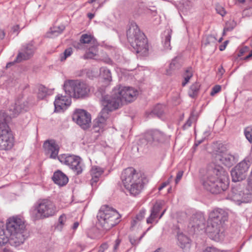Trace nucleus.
Here are the masks:
<instances>
[{"mask_svg":"<svg viewBox=\"0 0 252 252\" xmlns=\"http://www.w3.org/2000/svg\"><path fill=\"white\" fill-rule=\"evenodd\" d=\"M229 183L227 172L221 166L215 165L208 169L207 178L203 185L212 193L219 194L228 189Z\"/></svg>","mask_w":252,"mask_h":252,"instance_id":"1","label":"nucleus"},{"mask_svg":"<svg viewBox=\"0 0 252 252\" xmlns=\"http://www.w3.org/2000/svg\"><path fill=\"white\" fill-rule=\"evenodd\" d=\"M115 93L114 89L110 95L104 96L101 99L103 108L97 118L94 120L93 126L95 132L103 131L110 112L118 109L122 105V98L118 94H114Z\"/></svg>","mask_w":252,"mask_h":252,"instance_id":"2","label":"nucleus"},{"mask_svg":"<svg viewBox=\"0 0 252 252\" xmlns=\"http://www.w3.org/2000/svg\"><path fill=\"white\" fill-rule=\"evenodd\" d=\"M25 220L24 218L19 215L9 217L6 222V227L10 234L9 244L17 247L22 244L26 240Z\"/></svg>","mask_w":252,"mask_h":252,"instance_id":"3","label":"nucleus"},{"mask_svg":"<svg viewBox=\"0 0 252 252\" xmlns=\"http://www.w3.org/2000/svg\"><path fill=\"white\" fill-rule=\"evenodd\" d=\"M126 36L128 42L136 53L140 54L142 56L148 54V40L135 23L132 22L129 25L126 31Z\"/></svg>","mask_w":252,"mask_h":252,"instance_id":"4","label":"nucleus"},{"mask_svg":"<svg viewBox=\"0 0 252 252\" xmlns=\"http://www.w3.org/2000/svg\"><path fill=\"white\" fill-rule=\"evenodd\" d=\"M58 212L55 204L48 198L37 200L30 210V215L34 220H44L55 216Z\"/></svg>","mask_w":252,"mask_h":252,"instance_id":"5","label":"nucleus"},{"mask_svg":"<svg viewBox=\"0 0 252 252\" xmlns=\"http://www.w3.org/2000/svg\"><path fill=\"white\" fill-rule=\"evenodd\" d=\"M228 219V213L222 209H214L209 214L206 230L216 237L223 230V225Z\"/></svg>","mask_w":252,"mask_h":252,"instance_id":"6","label":"nucleus"},{"mask_svg":"<svg viewBox=\"0 0 252 252\" xmlns=\"http://www.w3.org/2000/svg\"><path fill=\"white\" fill-rule=\"evenodd\" d=\"M120 218L118 212L108 205L102 206L97 215L99 224L106 230L117 224L120 222Z\"/></svg>","mask_w":252,"mask_h":252,"instance_id":"7","label":"nucleus"},{"mask_svg":"<svg viewBox=\"0 0 252 252\" xmlns=\"http://www.w3.org/2000/svg\"><path fill=\"white\" fill-rule=\"evenodd\" d=\"M8 115L0 111V150H9L14 145V138L8 125Z\"/></svg>","mask_w":252,"mask_h":252,"instance_id":"8","label":"nucleus"},{"mask_svg":"<svg viewBox=\"0 0 252 252\" xmlns=\"http://www.w3.org/2000/svg\"><path fill=\"white\" fill-rule=\"evenodd\" d=\"M65 94L69 96L77 98H84L89 96L90 92L89 85L84 81L68 80L63 85Z\"/></svg>","mask_w":252,"mask_h":252,"instance_id":"9","label":"nucleus"},{"mask_svg":"<svg viewBox=\"0 0 252 252\" xmlns=\"http://www.w3.org/2000/svg\"><path fill=\"white\" fill-rule=\"evenodd\" d=\"M121 180L124 187L144 183L141 174L137 173L132 167L126 168L123 171Z\"/></svg>","mask_w":252,"mask_h":252,"instance_id":"10","label":"nucleus"},{"mask_svg":"<svg viewBox=\"0 0 252 252\" xmlns=\"http://www.w3.org/2000/svg\"><path fill=\"white\" fill-rule=\"evenodd\" d=\"M58 159L61 163L67 165L76 174L79 175L82 172L81 159L79 157L63 154L59 156Z\"/></svg>","mask_w":252,"mask_h":252,"instance_id":"11","label":"nucleus"},{"mask_svg":"<svg viewBox=\"0 0 252 252\" xmlns=\"http://www.w3.org/2000/svg\"><path fill=\"white\" fill-rule=\"evenodd\" d=\"M250 165L249 160L245 159L235 166L231 171L232 181L237 182L245 179Z\"/></svg>","mask_w":252,"mask_h":252,"instance_id":"12","label":"nucleus"},{"mask_svg":"<svg viewBox=\"0 0 252 252\" xmlns=\"http://www.w3.org/2000/svg\"><path fill=\"white\" fill-rule=\"evenodd\" d=\"M114 94H118L123 100L128 102L134 101L138 94L137 90L132 87L123 86L122 85L117 86L114 88Z\"/></svg>","mask_w":252,"mask_h":252,"instance_id":"13","label":"nucleus"},{"mask_svg":"<svg viewBox=\"0 0 252 252\" xmlns=\"http://www.w3.org/2000/svg\"><path fill=\"white\" fill-rule=\"evenodd\" d=\"M72 120L82 128L86 129L90 126L91 122V115L86 111L78 109L72 115Z\"/></svg>","mask_w":252,"mask_h":252,"instance_id":"14","label":"nucleus"},{"mask_svg":"<svg viewBox=\"0 0 252 252\" xmlns=\"http://www.w3.org/2000/svg\"><path fill=\"white\" fill-rule=\"evenodd\" d=\"M35 50V48L32 42L23 45L19 51L15 62L20 63L23 61L30 59L33 55Z\"/></svg>","mask_w":252,"mask_h":252,"instance_id":"15","label":"nucleus"},{"mask_svg":"<svg viewBox=\"0 0 252 252\" xmlns=\"http://www.w3.org/2000/svg\"><path fill=\"white\" fill-rule=\"evenodd\" d=\"M163 203V201L157 202L154 205L151 209L150 215L146 220L147 223L152 224L156 221V219L157 218H158V219L161 218L166 211V209H165L160 214V215H158V214L162 207Z\"/></svg>","mask_w":252,"mask_h":252,"instance_id":"16","label":"nucleus"},{"mask_svg":"<svg viewBox=\"0 0 252 252\" xmlns=\"http://www.w3.org/2000/svg\"><path fill=\"white\" fill-rule=\"evenodd\" d=\"M29 107L28 101L23 97L18 98L14 104L9 107V111L11 112L13 117L23 111H27Z\"/></svg>","mask_w":252,"mask_h":252,"instance_id":"17","label":"nucleus"},{"mask_svg":"<svg viewBox=\"0 0 252 252\" xmlns=\"http://www.w3.org/2000/svg\"><path fill=\"white\" fill-rule=\"evenodd\" d=\"M46 154L49 155V158L53 159L58 158L59 146L54 140H47L44 144Z\"/></svg>","mask_w":252,"mask_h":252,"instance_id":"18","label":"nucleus"},{"mask_svg":"<svg viewBox=\"0 0 252 252\" xmlns=\"http://www.w3.org/2000/svg\"><path fill=\"white\" fill-rule=\"evenodd\" d=\"M71 96H63L62 94H58L54 101L55 111L60 112L61 110H64L67 107L71 104Z\"/></svg>","mask_w":252,"mask_h":252,"instance_id":"19","label":"nucleus"},{"mask_svg":"<svg viewBox=\"0 0 252 252\" xmlns=\"http://www.w3.org/2000/svg\"><path fill=\"white\" fill-rule=\"evenodd\" d=\"M146 137L150 138V142L152 143H163L165 141L166 136L158 130H153L146 133Z\"/></svg>","mask_w":252,"mask_h":252,"instance_id":"20","label":"nucleus"},{"mask_svg":"<svg viewBox=\"0 0 252 252\" xmlns=\"http://www.w3.org/2000/svg\"><path fill=\"white\" fill-rule=\"evenodd\" d=\"M177 244L183 251L187 252L190 248L191 240L183 233H179L177 235Z\"/></svg>","mask_w":252,"mask_h":252,"instance_id":"21","label":"nucleus"},{"mask_svg":"<svg viewBox=\"0 0 252 252\" xmlns=\"http://www.w3.org/2000/svg\"><path fill=\"white\" fill-rule=\"evenodd\" d=\"M216 159L228 167L232 166L236 161L235 157L228 153L216 156Z\"/></svg>","mask_w":252,"mask_h":252,"instance_id":"22","label":"nucleus"},{"mask_svg":"<svg viewBox=\"0 0 252 252\" xmlns=\"http://www.w3.org/2000/svg\"><path fill=\"white\" fill-rule=\"evenodd\" d=\"M52 179L55 184L61 187L65 186L68 181V177L61 171L55 172Z\"/></svg>","mask_w":252,"mask_h":252,"instance_id":"23","label":"nucleus"},{"mask_svg":"<svg viewBox=\"0 0 252 252\" xmlns=\"http://www.w3.org/2000/svg\"><path fill=\"white\" fill-rule=\"evenodd\" d=\"M243 191L239 186L234 187L232 188L230 197L233 201L238 204L242 203Z\"/></svg>","mask_w":252,"mask_h":252,"instance_id":"24","label":"nucleus"},{"mask_svg":"<svg viewBox=\"0 0 252 252\" xmlns=\"http://www.w3.org/2000/svg\"><path fill=\"white\" fill-rule=\"evenodd\" d=\"M103 170L98 166H94L92 167L90 173L92 176V179L91 180V184L92 186H94L96 184L99 179V178L103 173Z\"/></svg>","mask_w":252,"mask_h":252,"instance_id":"25","label":"nucleus"},{"mask_svg":"<svg viewBox=\"0 0 252 252\" xmlns=\"http://www.w3.org/2000/svg\"><path fill=\"white\" fill-rule=\"evenodd\" d=\"M125 188L130 195L136 196L141 192L144 188V183L136 184V185L125 187Z\"/></svg>","mask_w":252,"mask_h":252,"instance_id":"26","label":"nucleus"},{"mask_svg":"<svg viewBox=\"0 0 252 252\" xmlns=\"http://www.w3.org/2000/svg\"><path fill=\"white\" fill-rule=\"evenodd\" d=\"M81 42H83L87 47H90L91 46H98V43L96 39L91 35L88 34H83L80 37Z\"/></svg>","mask_w":252,"mask_h":252,"instance_id":"27","label":"nucleus"},{"mask_svg":"<svg viewBox=\"0 0 252 252\" xmlns=\"http://www.w3.org/2000/svg\"><path fill=\"white\" fill-rule=\"evenodd\" d=\"M182 65L180 62V58L175 57L173 59L169 64V68L166 69V73L168 75H171L172 72L177 69H179Z\"/></svg>","mask_w":252,"mask_h":252,"instance_id":"28","label":"nucleus"},{"mask_svg":"<svg viewBox=\"0 0 252 252\" xmlns=\"http://www.w3.org/2000/svg\"><path fill=\"white\" fill-rule=\"evenodd\" d=\"M214 152H215L217 156L225 154L227 151L226 147L222 143L216 142L213 146Z\"/></svg>","mask_w":252,"mask_h":252,"instance_id":"29","label":"nucleus"},{"mask_svg":"<svg viewBox=\"0 0 252 252\" xmlns=\"http://www.w3.org/2000/svg\"><path fill=\"white\" fill-rule=\"evenodd\" d=\"M172 31L171 29H167L164 32L165 38L163 40V46L165 50H170V40L171 38Z\"/></svg>","mask_w":252,"mask_h":252,"instance_id":"30","label":"nucleus"},{"mask_svg":"<svg viewBox=\"0 0 252 252\" xmlns=\"http://www.w3.org/2000/svg\"><path fill=\"white\" fill-rule=\"evenodd\" d=\"M52 91L48 90L43 85H40L38 87V92L37 93V97L40 99H43L47 95H50Z\"/></svg>","mask_w":252,"mask_h":252,"instance_id":"31","label":"nucleus"},{"mask_svg":"<svg viewBox=\"0 0 252 252\" xmlns=\"http://www.w3.org/2000/svg\"><path fill=\"white\" fill-rule=\"evenodd\" d=\"M164 109L165 106L158 104L154 107L150 115L160 118L164 114Z\"/></svg>","mask_w":252,"mask_h":252,"instance_id":"32","label":"nucleus"},{"mask_svg":"<svg viewBox=\"0 0 252 252\" xmlns=\"http://www.w3.org/2000/svg\"><path fill=\"white\" fill-rule=\"evenodd\" d=\"M200 87V85L197 82L192 84L188 92L189 96L192 98H194L197 96L199 91Z\"/></svg>","mask_w":252,"mask_h":252,"instance_id":"33","label":"nucleus"},{"mask_svg":"<svg viewBox=\"0 0 252 252\" xmlns=\"http://www.w3.org/2000/svg\"><path fill=\"white\" fill-rule=\"evenodd\" d=\"M98 46H91L88 47L87 49L88 51L84 55L85 59H94V58L97 55V48Z\"/></svg>","mask_w":252,"mask_h":252,"instance_id":"34","label":"nucleus"},{"mask_svg":"<svg viewBox=\"0 0 252 252\" xmlns=\"http://www.w3.org/2000/svg\"><path fill=\"white\" fill-rule=\"evenodd\" d=\"M250 189L247 188L245 191H243L242 203H249L252 201V190H250Z\"/></svg>","mask_w":252,"mask_h":252,"instance_id":"35","label":"nucleus"},{"mask_svg":"<svg viewBox=\"0 0 252 252\" xmlns=\"http://www.w3.org/2000/svg\"><path fill=\"white\" fill-rule=\"evenodd\" d=\"M100 73L102 78L108 81L112 80L110 70L105 67H102L100 69Z\"/></svg>","mask_w":252,"mask_h":252,"instance_id":"36","label":"nucleus"},{"mask_svg":"<svg viewBox=\"0 0 252 252\" xmlns=\"http://www.w3.org/2000/svg\"><path fill=\"white\" fill-rule=\"evenodd\" d=\"M10 238L6 235L3 228L0 227V246H2L9 243Z\"/></svg>","mask_w":252,"mask_h":252,"instance_id":"37","label":"nucleus"},{"mask_svg":"<svg viewBox=\"0 0 252 252\" xmlns=\"http://www.w3.org/2000/svg\"><path fill=\"white\" fill-rule=\"evenodd\" d=\"M150 142V138L146 137V133L145 134L144 137L140 138L138 142L137 150H142L143 148L146 147Z\"/></svg>","mask_w":252,"mask_h":252,"instance_id":"38","label":"nucleus"},{"mask_svg":"<svg viewBox=\"0 0 252 252\" xmlns=\"http://www.w3.org/2000/svg\"><path fill=\"white\" fill-rule=\"evenodd\" d=\"M65 29V26L63 25L55 26L52 29H51V34L53 36H51L52 37L54 36H57L59 34L61 33Z\"/></svg>","mask_w":252,"mask_h":252,"instance_id":"39","label":"nucleus"},{"mask_svg":"<svg viewBox=\"0 0 252 252\" xmlns=\"http://www.w3.org/2000/svg\"><path fill=\"white\" fill-rule=\"evenodd\" d=\"M192 76V71L191 68H189L186 70L184 74V81L182 82V86H185Z\"/></svg>","mask_w":252,"mask_h":252,"instance_id":"40","label":"nucleus"},{"mask_svg":"<svg viewBox=\"0 0 252 252\" xmlns=\"http://www.w3.org/2000/svg\"><path fill=\"white\" fill-rule=\"evenodd\" d=\"M236 26V23L234 20L227 21L223 29V35H224L226 32L232 31Z\"/></svg>","mask_w":252,"mask_h":252,"instance_id":"41","label":"nucleus"},{"mask_svg":"<svg viewBox=\"0 0 252 252\" xmlns=\"http://www.w3.org/2000/svg\"><path fill=\"white\" fill-rule=\"evenodd\" d=\"M194 110L193 109L191 111L189 118L183 126V128L184 129H186L191 126L192 120H196V116L194 114Z\"/></svg>","mask_w":252,"mask_h":252,"instance_id":"42","label":"nucleus"},{"mask_svg":"<svg viewBox=\"0 0 252 252\" xmlns=\"http://www.w3.org/2000/svg\"><path fill=\"white\" fill-rule=\"evenodd\" d=\"M145 232H144L141 236L139 237L135 236H129V240L131 243V244L133 246H136L139 244L141 239L143 238L144 235H145Z\"/></svg>","mask_w":252,"mask_h":252,"instance_id":"43","label":"nucleus"},{"mask_svg":"<svg viewBox=\"0 0 252 252\" xmlns=\"http://www.w3.org/2000/svg\"><path fill=\"white\" fill-rule=\"evenodd\" d=\"M72 53V49L71 48H68L65 49L63 54L60 55V60L63 62L66 60V59L71 56Z\"/></svg>","mask_w":252,"mask_h":252,"instance_id":"44","label":"nucleus"},{"mask_svg":"<svg viewBox=\"0 0 252 252\" xmlns=\"http://www.w3.org/2000/svg\"><path fill=\"white\" fill-rule=\"evenodd\" d=\"M245 135L248 140L252 143V127L249 126L245 129Z\"/></svg>","mask_w":252,"mask_h":252,"instance_id":"45","label":"nucleus"},{"mask_svg":"<svg viewBox=\"0 0 252 252\" xmlns=\"http://www.w3.org/2000/svg\"><path fill=\"white\" fill-rule=\"evenodd\" d=\"M105 89L104 87H99L97 88V91L95 93V94L97 97H100L101 100L104 96H106L107 95H105Z\"/></svg>","mask_w":252,"mask_h":252,"instance_id":"46","label":"nucleus"},{"mask_svg":"<svg viewBox=\"0 0 252 252\" xmlns=\"http://www.w3.org/2000/svg\"><path fill=\"white\" fill-rule=\"evenodd\" d=\"M74 47L79 50H85L88 48L87 46L83 43V42L81 41V40H79V41L78 42H75L74 43Z\"/></svg>","mask_w":252,"mask_h":252,"instance_id":"47","label":"nucleus"},{"mask_svg":"<svg viewBox=\"0 0 252 252\" xmlns=\"http://www.w3.org/2000/svg\"><path fill=\"white\" fill-rule=\"evenodd\" d=\"M121 240L117 238L114 243L112 249V252H118L120 246Z\"/></svg>","mask_w":252,"mask_h":252,"instance_id":"48","label":"nucleus"},{"mask_svg":"<svg viewBox=\"0 0 252 252\" xmlns=\"http://www.w3.org/2000/svg\"><path fill=\"white\" fill-rule=\"evenodd\" d=\"M216 10L217 12L221 16H224L226 14V11L224 8L219 4L216 5Z\"/></svg>","mask_w":252,"mask_h":252,"instance_id":"49","label":"nucleus"},{"mask_svg":"<svg viewBox=\"0 0 252 252\" xmlns=\"http://www.w3.org/2000/svg\"><path fill=\"white\" fill-rule=\"evenodd\" d=\"M146 210L142 209L140 211L139 213L136 215L135 218L138 221H140L144 218Z\"/></svg>","mask_w":252,"mask_h":252,"instance_id":"50","label":"nucleus"},{"mask_svg":"<svg viewBox=\"0 0 252 252\" xmlns=\"http://www.w3.org/2000/svg\"><path fill=\"white\" fill-rule=\"evenodd\" d=\"M221 90V87L220 85L215 86L212 89V91L210 93L211 95L213 96L216 94L219 93Z\"/></svg>","mask_w":252,"mask_h":252,"instance_id":"51","label":"nucleus"},{"mask_svg":"<svg viewBox=\"0 0 252 252\" xmlns=\"http://www.w3.org/2000/svg\"><path fill=\"white\" fill-rule=\"evenodd\" d=\"M183 173L184 172L183 171H179L178 172L175 179L176 184H177L181 179L183 175Z\"/></svg>","mask_w":252,"mask_h":252,"instance_id":"52","label":"nucleus"},{"mask_svg":"<svg viewBox=\"0 0 252 252\" xmlns=\"http://www.w3.org/2000/svg\"><path fill=\"white\" fill-rule=\"evenodd\" d=\"M247 188L250 189L252 190V172H251V174L247 179Z\"/></svg>","mask_w":252,"mask_h":252,"instance_id":"53","label":"nucleus"},{"mask_svg":"<svg viewBox=\"0 0 252 252\" xmlns=\"http://www.w3.org/2000/svg\"><path fill=\"white\" fill-rule=\"evenodd\" d=\"M203 252H219V251L215 247H208L206 248Z\"/></svg>","mask_w":252,"mask_h":252,"instance_id":"54","label":"nucleus"},{"mask_svg":"<svg viewBox=\"0 0 252 252\" xmlns=\"http://www.w3.org/2000/svg\"><path fill=\"white\" fill-rule=\"evenodd\" d=\"M66 216L65 215H62L59 218V222L60 224L63 225L64 224V222L66 220Z\"/></svg>","mask_w":252,"mask_h":252,"instance_id":"55","label":"nucleus"},{"mask_svg":"<svg viewBox=\"0 0 252 252\" xmlns=\"http://www.w3.org/2000/svg\"><path fill=\"white\" fill-rule=\"evenodd\" d=\"M108 244L106 243H104L101 245L98 252H104L105 250H107L108 249Z\"/></svg>","mask_w":252,"mask_h":252,"instance_id":"56","label":"nucleus"},{"mask_svg":"<svg viewBox=\"0 0 252 252\" xmlns=\"http://www.w3.org/2000/svg\"><path fill=\"white\" fill-rule=\"evenodd\" d=\"M248 49H249V48L247 46L242 48L240 50V53H239L238 56H242L244 53H245L246 52H247L248 50Z\"/></svg>","mask_w":252,"mask_h":252,"instance_id":"57","label":"nucleus"},{"mask_svg":"<svg viewBox=\"0 0 252 252\" xmlns=\"http://www.w3.org/2000/svg\"><path fill=\"white\" fill-rule=\"evenodd\" d=\"M225 72V70L223 69L222 66H220L218 69V73L220 75L221 77Z\"/></svg>","mask_w":252,"mask_h":252,"instance_id":"58","label":"nucleus"},{"mask_svg":"<svg viewBox=\"0 0 252 252\" xmlns=\"http://www.w3.org/2000/svg\"><path fill=\"white\" fill-rule=\"evenodd\" d=\"M12 31L13 32H17V35L18 34L19 32V26L18 25H15L13 26L12 28Z\"/></svg>","mask_w":252,"mask_h":252,"instance_id":"59","label":"nucleus"},{"mask_svg":"<svg viewBox=\"0 0 252 252\" xmlns=\"http://www.w3.org/2000/svg\"><path fill=\"white\" fill-rule=\"evenodd\" d=\"M169 184V182H165L163 183L161 186L158 188V190L160 191L162 189L164 188L167 186Z\"/></svg>","mask_w":252,"mask_h":252,"instance_id":"60","label":"nucleus"},{"mask_svg":"<svg viewBox=\"0 0 252 252\" xmlns=\"http://www.w3.org/2000/svg\"><path fill=\"white\" fill-rule=\"evenodd\" d=\"M228 40H226L225 41L224 43H223V45H220V51H223L225 49V47H226V46L227 45V44L228 43Z\"/></svg>","mask_w":252,"mask_h":252,"instance_id":"61","label":"nucleus"},{"mask_svg":"<svg viewBox=\"0 0 252 252\" xmlns=\"http://www.w3.org/2000/svg\"><path fill=\"white\" fill-rule=\"evenodd\" d=\"M138 221V220H136V218L134 219H133L131 222V227H134L137 224Z\"/></svg>","mask_w":252,"mask_h":252,"instance_id":"62","label":"nucleus"},{"mask_svg":"<svg viewBox=\"0 0 252 252\" xmlns=\"http://www.w3.org/2000/svg\"><path fill=\"white\" fill-rule=\"evenodd\" d=\"M79 226V222H75L74 223H73V226H72V229H74V230H75L77 228V227H78Z\"/></svg>","mask_w":252,"mask_h":252,"instance_id":"63","label":"nucleus"},{"mask_svg":"<svg viewBox=\"0 0 252 252\" xmlns=\"http://www.w3.org/2000/svg\"><path fill=\"white\" fill-rule=\"evenodd\" d=\"M252 56V51H251L250 52V53L247 55L246 56L245 58H244V60H248Z\"/></svg>","mask_w":252,"mask_h":252,"instance_id":"64","label":"nucleus"}]
</instances>
